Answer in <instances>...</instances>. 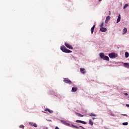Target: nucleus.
Listing matches in <instances>:
<instances>
[{"mask_svg":"<svg viewBox=\"0 0 129 129\" xmlns=\"http://www.w3.org/2000/svg\"><path fill=\"white\" fill-rule=\"evenodd\" d=\"M60 50H61V51L64 53H72V51L67 49L64 45L60 47Z\"/></svg>","mask_w":129,"mask_h":129,"instance_id":"1","label":"nucleus"},{"mask_svg":"<svg viewBox=\"0 0 129 129\" xmlns=\"http://www.w3.org/2000/svg\"><path fill=\"white\" fill-rule=\"evenodd\" d=\"M100 57L101 59H103V60H105L106 61H109V57L108 56L104 55V53H100Z\"/></svg>","mask_w":129,"mask_h":129,"instance_id":"2","label":"nucleus"},{"mask_svg":"<svg viewBox=\"0 0 129 129\" xmlns=\"http://www.w3.org/2000/svg\"><path fill=\"white\" fill-rule=\"evenodd\" d=\"M63 82L67 83L68 84H72V81H71L69 78H64Z\"/></svg>","mask_w":129,"mask_h":129,"instance_id":"3","label":"nucleus"},{"mask_svg":"<svg viewBox=\"0 0 129 129\" xmlns=\"http://www.w3.org/2000/svg\"><path fill=\"white\" fill-rule=\"evenodd\" d=\"M109 57L112 59L113 58H116V57H117V54L115 53H111L109 54Z\"/></svg>","mask_w":129,"mask_h":129,"instance_id":"4","label":"nucleus"},{"mask_svg":"<svg viewBox=\"0 0 129 129\" xmlns=\"http://www.w3.org/2000/svg\"><path fill=\"white\" fill-rule=\"evenodd\" d=\"M64 45L68 48V49H71L72 50L73 49V46L67 42L64 43Z\"/></svg>","mask_w":129,"mask_h":129,"instance_id":"5","label":"nucleus"},{"mask_svg":"<svg viewBox=\"0 0 129 129\" xmlns=\"http://www.w3.org/2000/svg\"><path fill=\"white\" fill-rule=\"evenodd\" d=\"M80 71L82 74H85L86 73V71H85V69L84 68H81Z\"/></svg>","mask_w":129,"mask_h":129,"instance_id":"6","label":"nucleus"},{"mask_svg":"<svg viewBox=\"0 0 129 129\" xmlns=\"http://www.w3.org/2000/svg\"><path fill=\"white\" fill-rule=\"evenodd\" d=\"M100 31L101 32H102L103 33H105V32H106V31H107V29L104 27H101V28L100 29Z\"/></svg>","mask_w":129,"mask_h":129,"instance_id":"7","label":"nucleus"},{"mask_svg":"<svg viewBox=\"0 0 129 129\" xmlns=\"http://www.w3.org/2000/svg\"><path fill=\"white\" fill-rule=\"evenodd\" d=\"M76 122L83 123V124H86V123H87L86 122H85L84 121H81L80 120H77L76 121Z\"/></svg>","mask_w":129,"mask_h":129,"instance_id":"8","label":"nucleus"},{"mask_svg":"<svg viewBox=\"0 0 129 129\" xmlns=\"http://www.w3.org/2000/svg\"><path fill=\"white\" fill-rule=\"evenodd\" d=\"M44 111H46V112H49V113H53V110H50V109H49L48 108H46L44 110Z\"/></svg>","mask_w":129,"mask_h":129,"instance_id":"9","label":"nucleus"},{"mask_svg":"<svg viewBox=\"0 0 129 129\" xmlns=\"http://www.w3.org/2000/svg\"><path fill=\"white\" fill-rule=\"evenodd\" d=\"M110 16H108L106 18V20H105L106 24H107V23H108V22H109V21H110Z\"/></svg>","mask_w":129,"mask_h":129,"instance_id":"10","label":"nucleus"},{"mask_svg":"<svg viewBox=\"0 0 129 129\" xmlns=\"http://www.w3.org/2000/svg\"><path fill=\"white\" fill-rule=\"evenodd\" d=\"M78 88L77 87H73L72 89V92H76V91L78 90Z\"/></svg>","mask_w":129,"mask_h":129,"instance_id":"11","label":"nucleus"},{"mask_svg":"<svg viewBox=\"0 0 129 129\" xmlns=\"http://www.w3.org/2000/svg\"><path fill=\"white\" fill-rule=\"evenodd\" d=\"M95 28V25L94 26L91 28V34H93V32H94V28Z\"/></svg>","mask_w":129,"mask_h":129,"instance_id":"12","label":"nucleus"},{"mask_svg":"<svg viewBox=\"0 0 129 129\" xmlns=\"http://www.w3.org/2000/svg\"><path fill=\"white\" fill-rule=\"evenodd\" d=\"M120 19H121L120 14H119L118 18L117 19V21H116L117 24V23H119V22H120Z\"/></svg>","mask_w":129,"mask_h":129,"instance_id":"13","label":"nucleus"},{"mask_svg":"<svg viewBox=\"0 0 129 129\" xmlns=\"http://www.w3.org/2000/svg\"><path fill=\"white\" fill-rule=\"evenodd\" d=\"M126 32H127V29H126V28H124L122 32L123 35H124V34H126Z\"/></svg>","mask_w":129,"mask_h":129,"instance_id":"14","label":"nucleus"},{"mask_svg":"<svg viewBox=\"0 0 129 129\" xmlns=\"http://www.w3.org/2000/svg\"><path fill=\"white\" fill-rule=\"evenodd\" d=\"M75 114H76V115H78V116H80V117H83L84 116L83 115L78 112H76Z\"/></svg>","mask_w":129,"mask_h":129,"instance_id":"15","label":"nucleus"},{"mask_svg":"<svg viewBox=\"0 0 129 129\" xmlns=\"http://www.w3.org/2000/svg\"><path fill=\"white\" fill-rule=\"evenodd\" d=\"M124 66L126 67V68H129V63L125 62L123 64Z\"/></svg>","mask_w":129,"mask_h":129,"instance_id":"16","label":"nucleus"},{"mask_svg":"<svg viewBox=\"0 0 129 129\" xmlns=\"http://www.w3.org/2000/svg\"><path fill=\"white\" fill-rule=\"evenodd\" d=\"M128 56H129V53H128V52H126L125 53V58H128Z\"/></svg>","mask_w":129,"mask_h":129,"instance_id":"17","label":"nucleus"},{"mask_svg":"<svg viewBox=\"0 0 129 129\" xmlns=\"http://www.w3.org/2000/svg\"><path fill=\"white\" fill-rule=\"evenodd\" d=\"M61 122L63 123V124H66V125H68V123L66 122V121L64 120H61Z\"/></svg>","mask_w":129,"mask_h":129,"instance_id":"18","label":"nucleus"},{"mask_svg":"<svg viewBox=\"0 0 129 129\" xmlns=\"http://www.w3.org/2000/svg\"><path fill=\"white\" fill-rule=\"evenodd\" d=\"M89 123L91 124V125H93V122L92 121V120H89Z\"/></svg>","mask_w":129,"mask_h":129,"instance_id":"19","label":"nucleus"},{"mask_svg":"<svg viewBox=\"0 0 129 129\" xmlns=\"http://www.w3.org/2000/svg\"><path fill=\"white\" fill-rule=\"evenodd\" d=\"M128 4H125V5L124 6V7H123V9H124V10L125 9H126V8H127V7H128Z\"/></svg>","mask_w":129,"mask_h":129,"instance_id":"20","label":"nucleus"},{"mask_svg":"<svg viewBox=\"0 0 129 129\" xmlns=\"http://www.w3.org/2000/svg\"><path fill=\"white\" fill-rule=\"evenodd\" d=\"M90 116H96V114H94V113H91L90 114H89Z\"/></svg>","mask_w":129,"mask_h":129,"instance_id":"21","label":"nucleus"},{"mask_svg":"<svg viewBox=\"0 0 129 129\" xmlns=\"http://www.w3.org/2000/svg\"><path fill=\"white\" fill-rule=\"evenodd\" d=\"M123 125H127L128 124V123L127 122L122 123Z\"/></svg>","mask_w":129,"mask_h":129,"instance_id":"22","label":"nucleus"},{"mask_svg":"<svg viewBox=\"0 0 129 129\" xmlns=\"http://www.w3.org/2000/svg\"><path fill=\"white\" fill-rule=\"evenodd\" d=\"M20 128H23V129H24V128H25V126H24V125H21L20 126Z\"/></svg>","mask_w":129,"mask_h":129,"instance_id":"23","label":"nucleus"},{"mask_svg":"<svg viewBox=\"0 0 129 129\" xmlns=\"http://www.w3.org/2000/svg\"><path fill=\"white\" fill-rule=\"evenodd\" d=\"M103 25H104V23L102 22L100 25V27L103 28Z\"/></svg>","mask_w":129,"mask_h":129,"instance_id":"24","label":"nucleus"},{"mask_svg":"<svg viewBox=\"0 0 129 129\" xmlns=\"http://www.w3.org/2000/svg\"><path fill=\"white\" fill-rule=\"evenodd\" d=\"M33 126H34V127H37V124L36 123H34Z\"/></svg>","mask_w":129,"mask_h":129,"instance_id":"25","label":"nucleus"},{"mask_svg":"<svg viewBox=\"0 0 129 129\" xmlns=\"http://www.w3.org/2000/svg\"><path fill=\"white\" fill-rule=\"evenodd\" d=\"M29 124L30 125H31V126H33V125H34V123L32 122H29Z\"/></svg>","mask_w":129,"mask_h":129,"instance_id":"26","label":"nucleus"},{"mask_svg":"<svg viewBox=\"0 0 129 129\" xmlns=\"http://www.w3.org/2000/svg\"><path fill=\"white\" fill-rule=\"evenodd\" d=\"M110 115L111 116H114V114L113 113H112V112L110 113Z\"/></svg>","mask_w":129,"mask_h":129,"instance_id":"27","label":"nucleus"},{"mask_svg":"<svg viewBox=\"0 0 129 129\" xmlns=\"http://www.w3.org/2000/svg\"><path fill=\"white\" fill-rule=\"evenodd\" d=\"M124 95H125L126 96H127V93H124Z\"/></svg>","mask_w":129,"mask_h":129,"instance_id":"28","label":"nucleus"},{"mask_svg":"<svg viewBox=\"0 0 129 129\" xmlns=\"http://www.w3.org/2000/svg\"><path fill=\"white\" fill-rule=\"evenodd\" d=\"M75 128H79V127L78 126H75Z\"/></svg>","mask_w":129,"mask_h":129,"instance_id":"29","label":"nucleus"},{"mask_svg":"<svg viewBox=\"0 0 129 129\" xmlns=\"http://www.w3.org/2000/svg\"><path fill=\"white\" fill-rule=\"evenodd\" d=\"M121 115H124V116H126V115H126V114H121Z\"/></svg>","mask_w":129,"mask_h":129,"instance_id":"30","label":"nucleus"},{"mask_svg":"<svg viewBox=\"0 0 129 129\" xmlns=\"http://www.w3.org/2000/svg\"><path fill=\"white\" fill-rule=\"evenodd\" d=\"M55 129H59V127H58L57 126H56Z\"/></svg>","mask_w":129,"mask_h":129,"instance_id":"31","label":"nucleus"},{"mask_svg":"<svg viewBox=\"0 0 129 129\" xmlns=\"http://www.w3.org/2000/svg\"><path fill=\"white\" fill-rule=\"evenodd\" d=\"M72 126H73V127H75V126H75L74 125H72Z\"/></svg>","mask_w":129,"mask_h":129,"instance_id":"32","label":"nucleus"},{"mask_svg":"<svg viewBox=\"0 0 129 129\" xmlns=\"http://www.w3.org/2000/svg\"><path fill=\"white\" fill-rule=\"evenodd\" d=\"M80 127H82V128H84V127H83L82 126H80Z\"/></svg>","mask_w":129,"mask_h":129,"instance_id":"33","label":"nucleus"},{"mask_svg":"<svg viewBox=\"0 0 129 129\" xmlns=\"http://www.w3.org/2000/svg\"><path fill=\"white\" fill-rule=\"evenodd\" d=\"M126 106H128V107H129V104H126Z\"/></svg>","mask_w":129,"mask_h":129,"instance_id":"34","label":"nucleus"},{"mask_svg":"<svg viewBox=\"0 0 129 129\" xmlns=\"http://www.w3.org/2000/svg\"><path fill=\"white\" fill-rule=\"evenodd\" d=\"M111 13L110 11L109 12V15H110Z\"/></svg>","mask_w":129,"mask_h":129,"instance_id":"35","label":"nucleus"},{"mask_svg":"<svg viewBox=\"0 0 129 129\" xmlns=\"http://www.w3.org/2000/svg\"><path fill=\"white\" fill-rule=\"evenodd\" d=\"M92 119H95V118L93 117Z\"/></svg>","mask_w":129,"mask_h":129,"instance_id":"36","label":"nucleus"},{"mask_svg":"<svg viewBox=\"0 0 129 129\" xmlns=\"http://www.w3.org/2000/svg\"><path fill=\"white\" fill-rule=\"evenodd\" d=\"M102 0H99V2H101Z\"/></svg>","mask_w":129,"mask_h":129,"instance_id":"37","label":"nucleus"},{"mask_svg":"<svg viewBox=\"0 0 129 129\" xmlns=\"http://www.w3.org/2000/svg\"><path fill=\"white\" fill-rule=\"evenodd\" d=\"M45 129H48V127H46V128H45Z\"/></svg>","mask_w":129,"mask_h":129,"instance_id":"38","label":"nucleus"}]
</instances>
